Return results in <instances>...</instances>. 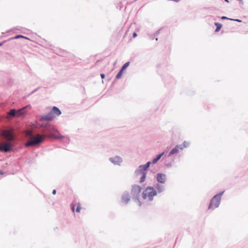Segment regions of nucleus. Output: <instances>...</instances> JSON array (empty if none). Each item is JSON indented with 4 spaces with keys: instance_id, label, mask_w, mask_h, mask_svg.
Instances as JSON below:
<instances>
[{
    "instance_id": "b1692460",
    "label": "nucleus",
    "mask_w": 248,
    "mask_h": 248,
    "mask_svg": "<svg viewBox=\"0 0 248 248\" xmlns=\"http://www.w3.org/2000/svg\"><path fill=\"white\" fill-rule=\"evenodd\" d=\"M80 210H81L80 204V203H78L77 207V208H76V212L77 213H79V212H80Z\"/></svg>"
},
{
    "instance_id": "f257e3e1",
    "label": "nucleus",
    "mask_w": 248,
    "mask_h": 248,
    "mask_svg": "<svg viewBox=\"0 0 248 248\" xmlns=\"http://www.w3.org/2000/svg\"><path fill=\"white\" fill-rule=\"evenodd\" d=\"M46 130L48 132L46 134L38 135L36 140L29 142L28 145H35L41 143L46 137L59 140L67 144L69 143V138L67 136L61 135L55 126L49 125L46 127Z\"/></svg>"
},
{
    "instance_id": "72a5a7b5",
    "label": "nucleus",
    "mask_w": 248,
    "mask_h": 248,
    "mask_svg": "<svg viewBox=\"0 0 248 248\" xmlns=\"http://www.w3.org/2000/svg\"><path fill=\"white\" fill-rule=\"evenodd\" d=\"M56 192H57L56 190V189H53L52 190V193L53 195H55L56 194Z\"/></svg>"
},
{
    "instance_id": "2eb2a0df",
    "label": "nucleus",
    "mask_w": 248,
    "mask_h": 248,
    "mask_svg": "<svg viewBox=\"0 0 248 248\" xmlns=\"http://www.w3.org/2000/svg\"><path fill=\"white\" fill-rule=\"evenodd\" d=\"M153 190V200L154 199V197L155 196H156L157 195V191L155 189V188L154 187V186H148L146 187V190Z\"/></svg>"
},
{
    "instance_id": "393cba45",
    "label": "nucleus",
    "mask_w": 248,
    "mask_h": 248,
    "mask_svg": "<svg viewBox=\"0 0 248 248\" xmlns=\"http://www.w3.org/2000/svg\"><path fill=\"white\" fill-rule=\"evenodd\" d=\"M165 165L167 168H170L172 166V163L171 162L165 163Z\"/></svg>"
},
{
    "instance_id": "a878e982",
    "label": "nucleus",
    "mask_w": 248,
    "mask_h": 248,
    "mask_svg": "<svg viewBox=\"0 0 248 248\" xmlns=\"http://www.w3.org/2000/svg\"><path fill=\"white\" fill-rule=\"evenodd\" d=\"M7 42V40H4L1 42H0V47L1 46L4 44H5Z\"/></svg>"
},
{
    "instance_id": "4c0bfd02",
    "label": "nucleus",
    "mask_w": 248,
    "mask_h": 248,
    "mask_svg": "<svg viewBox=\"0 0 248 248\" xmlns=\"http://www.w3.org/2000/svg\"><path fill=\"white\" fill-rule=\"evenodd\" d=\"M23 38H24V39H27V40H29V38L28 37L25 36H24V37H23Z\"/></svg>"
},
{
    "instance_id": "cd10ccee",
    "label": "nucleus",
    "mask_w": 248,
    "mask_h": 248,
    "mask_svg": "<svg viewBox=\"0 0 248 248\" xmlns=\"http://www.w3.org/2000/svg\"><path fill=\"white\" fill-rule=\"evenodd\" d=\"M100 77L102 79H104L105 78V74L104 73H101L100 74Z\"/></svg>"
},
{
    "instance_id": "c756f323",
    "label": "nucleus",
    "mask_w": 248,
    "mask_h": 248,
    "mask_svg": "<svg viewBox=\"0 0 248 248\" xmlns=\"http://www.w3.org/2000/svg\"><path fill=\"white\" fill-rule=\"evenodd\" d=\"M170 148V147H168L167 149L165 150L164 152H165V155H164L165 156V155H167L166 154L168 153V150H169V149Z\"/></svg>"
},
{
    "instance_id": "ddd939ff",
    "label": "nucleus",
    "mask_w": 248,
    "mask_h": 248,
    "mask_svg": "<svg viewBox=\"0 0 248 248\" xmlns=\"http://www.w3.org/2000/svg\"><path fill=\"white\" fill-rule=\"evenodd\" d=\"M165 155V152H163L155 156V157L153 158L152 160V164H156L158 161Z\"/></svg>"
},
{
    "instance_id": "7c9ffc66",
    "label": "nucleus",
    "mask_w": 248,
    "mask_h": 248,
    "mask_svg": "<svg viewBox=\"0 0 248 248\" xmlns=\"http://www.w3.org/2000/svg\"><path fill=\"white\" fill-rule=\"evenodd\" d=\"M221 19H229V17L225 16H222L221 17Z\"/></svg>"
},
{
    "instance_id": "dca6fc26",
    "label": "nucleus",
    "mask_w": 248,
    "mask_h": 248,
    "mask_svg": "<svg viewBox=\"0 0 248 248\" xmlns=\"http://www.w3.org/2000/svg\"><path fill=\"white\" fill-rule=\"evenodd\" d=\"M214 24L216 27V29H215V32L219 31L220 30L221 28H222V25L221 23H218V22H215Z\"/></svg>"
},
{
    "instance_id": "4be33fe9",
    "label": "nucleus",
    "mask_w": 248,
    "mask_h": 248,
    "mask_svg": "<svg viewBox=\"0 0 248 248\" xmlns=\"http://www.w3.org/2000/svg\"><path fill=\"white\" fill-rule=\"evenodd\" d=\"M176 146L179 151V150H182L185 148V147H183L182 144H177L176 145Z\"/></svg>"
},
{
    "instance_id": "58836bf2",
    "label": "nucleus",
    "mask_w": 248,
    "mask_h": 248,
    "mask_svg": "<svg viewBox=\"0 0 248 248\" xmlns=\"http://www.w3.org/2000/svg\"><path fill=\"white\" fill-rule=\"evenodd\" d=\"M116 80H115V79L114 80V81L112 82V83L111 84V85H113L114 84V83L115 82Z\"/></svg>"
},
{
    "instance_id": "9d476101",
    "label": "nucleus",
    "mask_w": 248,
    "mask_h": 248,
    "mask_svg": "<svg viewBox=\"0 0 248 248\" xmlns=\"http://www.w3.org/2000/svg\"><path fill=\"white\" fill-rule=\"evenodd\" d=\"M109 160L113 164L118 166H120L121 163L123 162L122 158L118 155L110 157Z\"/></svg>"
},
{
    "instance_id": "2f4dec72",
    "label": "nucleus",
    "mask_w": 248,
    "mask_h": 248,
    "mask_svg": "<svg viewBox=\"0 0 248 248\" xmlns=\"http://www.w3.org/2000/svg\"><path fill=\"white\" fill-rule=\"evenodd\" d=\"M38 90V89H35L33 91H32L30 93V95L32 94V93H35Z\"/></svg>"
},
{
    "instance_id": "c9c22d12",
    "label": "nucleus",
    "mask_w": 248,
    "mask_h": 248,
    "mask_svg": "<svg viewBox=\"0 0 248 248\" xmlns=\"http://www.w3.org/2000/svg\"><path fill=\"white\" fill-rule=\"evenodd\" d=\"M5 173V172L2 170H0V175H3Z\"/></svg>"
},
{
    "instance_id": "5701e85b",
    "label": "nucleus",
    "mask_w": 248,
    "mask_h": 248,
    "mask_svg": "<svg viewBox=\"0 0 248 248\" xmlns=\"http://www.w3.org/2000/svg\"><path fill=\"white\" fill-rule=\"evenodd\" d=\"M161 30V29H159L158 30H157L153 34L154 36H157L160 33V31Z\"/></svg>"
},
{
    "instance_id": "6e6552de",
    "label": "nucleus",
    "mask_w": 248,
    "mask_h": 248,
    "mask_svg": "<svg viewBox=\"0 0 248 248\" xmlns=\"http://www.w3.org/2000/svg\"><path fill=\"white\" fill-rule=\"evenodd\" d=\"M153 190H146V187L143 191L141 194L143 199L145 200L148 198V201L149 202L153 201Z\"/></svg>"
},
{
    "instance_id": "473e14b6",
    "label": "nucleus",
    "mask_w": 248,
    "mask_h": 248,
    "mask_svg": "<svg viewBox=\"0 0 248 248\" xmlns=\"http://www.w3.org/2000/svg\"><path fill=\"white\" fill-rule=\"evenodd\" d=\"M71 208H72V211L73 212H74L75 211V205L71 204Z\"/></svg>"
},
{
    "instance_id": "a211bd4d",
    "label": "nucleus",
    "mask_w": 248,
    "mask_h": 248,
    "mask_svg": "<svg viewBox=\"0 0 248 248\" xmlns=\"http://www.w3.org/2000/svg\"><path fill=\"white\" fill-rule=\"evenodd\" d=\"M23 37H24V35H21V34H17V35H15L14 37H11V38H9V40H14V39H19V38H23Z\"/></svg>"
},
{
    "instance_id": "6ab92c4d",
    "label": "nucleus",
    "mask_w": 248,
    "mask_h": 248,
    "mask_svg": "<svg viewBox=\"0 0 248 248\" xmlns=\"http://www.w3.org/2000/svg\"><path fill=\"white\" fill-rule=\"evenodd\" d=\"M6 134L7 135V137H8V140H13L14 137L12 135V133L10 131H6Z\"/></svg>"
},
{
    "instance_id": "e433bc0d",
    "label": "nucleus",
    "mask_w": 248,
    "mask_h": 248,
    "mask_svg": "<svg viewBox=\"0 0 248 248\" xmlns=\"http://www.w3.org/2000/svg\"><path fill=\"white\" fill-rule=\"evenodd\" d=\"M228 20H232V21H234V20H235V19L231 18H229V19H228Z\"/></svg>"
},
{
    "instance_id": "423d86ee",
    "label": "nucleus",
    "mask_w": 248,
    "mask_h": 248,
    "mask_svg": "<svg viewBox=\"0 0 248 248\" xmlns=\"http://www.w3.org/2000/svg\"><path fill=\"white\" fill-rule=\"evenodd\" d=\"M155 179L157 182V184H164L166 183L167 178L166 174L163 173H157L155 176Z\"/></svg>"
},
{
    "instance_id": "f3484780",
    "label": "nucleus",
    "mask_w": 248,
    "mask_h": 248,
    "mask_svg": "<svg viewBox=\"0 0 248 248\" xmlns=\"http://www.w3.org/2000/svg\"><path fill=\"white\" fill-rule=\"evenodd\" d=\"M20 112V110H16V109H12L10 112H9V114L12 116H15L17 113H19Z\"/></svg>"
},
{
    "instance_id": "7ed1b4c3",
    "label": "nucleus",
    "mask_w": 248,
    "mask_h": 248,
    "mask_svg": "<svg viewBox=\"0 0 248 248\" xmlns=\"http://www.w3.org/2000/svg\"><path fill=\"white\" fill-rule=\"evenodd\" d=\"M142 190V187L140 186L134 185L132 186L131 189V195L132 200L139 206H141L142 203L140 200V194Z\"/></svg>"
},
{
    "instance_id": "0eeeda50",
    "label": "nucleus",
    "mask_w": 248,
    "mask_h": 248,
    "mask_svg": "<svg viewBox=\"0 0 248 248\" xmlns=\"http://www.w3.org/2000/svg\"><path fill=\"white\" fill-rule=\"evenodd\" d=\"M130 63V62H127L123 65V66L121 67L120 70L119 71V72L116 75L115 80L119 79L122 78L123 74L124 73V72L129 66Z\"/></svg>"
},
{
    "instance_id": "9b49d317",
    "label": "nucleus",
    "mask_w": 248,
    "mask_h": 248,
    "mask_svg": "<svg viewBox=\"0 0 248 248\" xmlns=\"http://www.w3.org/2000/svg\"><path fill=\"white\" fill-rule=\"evenodd\" d=\"M12 144L10 142H6L2 146H0V152L8 153L11 151Z\"/></svg>"
},
{
    "instance_id": "bb28decb",
    "label": "nucleus",
    "mask_w": 248,
    "mask_h": 248,
    "mask_svg": "<svg viewBox=\"0 0 248 248\" xmlns=\"http://www.w3.org/2000/svg\"><path fill=\"white\" fill-rule=\"evenodd\" d=\"M138 36L137 33L136 32H134L132 34V36L133 38H135Z\"/></svg>"
},
{
    "instance_id": "f8f14e48",
    "label": "nucleus",
    "mask_w": 248,
    "mask_h": 248,
    "mask_svg": "<svg viewBox=\"0 0 248 248\" xmlns=\"http://www.w3.org/2000/svg\"><path fill=\"white\" fill-rule=\"evenodd\" d=\"M158 193H161L165 190V186L159 184H156L154 187Z\"/></svg>"
},
{
    "instance_id": "4468645a",
    "label": "nucleus",
    "mask_w": 248,
    "mask_h": 248,
    "mask_svg": "<svg viewBox=\"0 0 248 248\" xmlns=\"http://www.w3.org/2000/svg\"><path fill=\"white\" fill-rule=\"evenodd\" d=\"M179 152V151L178 150L177 148L175 146L174 148H173L169 153L168 155H165V157H169L171 156L174 155H176Z\"/></svg>"
},
{
    "instance_id": "c85d7f7f",
    "label": "nucleus",
    "mask_w": 248,
    "mask_h": 248,
    "mask_svg": "<svg viewBox=\"0 0 248 248\" xmlns=\"http://www.w3.org/2000/svg\"><path fill=\"white\" fill-rule=\"evenodd\" d=\"M155 36H154V34H151L150 36V39L152 40H154V39H155Z\"/></svg>"
},
{
    "instance_id": "20e7f679",
    "label": "nucleus",
    "mask_w": 248,
    "mask_h": 248,
    "mask_svg": "<svg viewBox=\"0 0 248 248\" xmlns=\"http://www.w3.org/2000/svg\"><path fill=\"white\" fill-rule=\"evenodd\" d=\"M224 192L225 191H222L216 194L212 198L209 202L208 206V210L213 209V206H214L215 208H217L219 207L221 202V197L223 195Z\"/></svg>"
},
{
    "instance_id": "a19ab883",
    "label": "nucleus",
    "mask_w": 248,
    "mask_h": 248,
    "mask_svg": "<svg viewBox=\"0 0 248 248\" xmlns=\"http://www.w3.org/2000/svg\"><path fill=\"white\" fill-rule=\"evenodd\" d=\"M155 40H156V41H157V40H158V38H155Z\"/></svg>"
},
{
    "instance_id": "aec40b11",
    "label": "nucleus",
    "mask_w": 248,
    "mask_h": 248,
    "mask_svg": "<svg viewBox=\"0 0 248 248\" xmlns=\"http://www.w3.org/2000/svg\"><path fill=\"white\" fill-rule=\"evenodd\" d=\"M151 164H152V161H148L145 164L143 165H144V166H145L146 168H147L148 169Z\"/></svg>"
},
{
    "instance_id": "ea45409f",
    "label": "nucleus",
    "mask_w": 248,
    "mask_h": 248,
    "mask_svg": "<svg viewBox=\"0 0 248 248\" xmlns=\"http://www.w3.org/2000/svg\"><path fill=\"white\" fill-rule=\"evenodd\" d=\"M225 1H226L227 3H229V0H224Z\"/></svg>"
},
{
    "instance_id": "39448f33",
    "label": "nucleus",
    "mask_w": 248,
    "mask_h": 248,
    "mask_svg": "<svg viewBox=\"0 0 248 248\" xmlns=\"http://www.w3.org/2000/svg\"><path fill=\"white\" fill-rule=\"evenodd\" d=\"M148 170V169L143 164L140 165L138 168L135 170V173L136 175H141V177L140 180V183L141 184L145 181Z\"/></svg>"
},
{
    "instance_id": "412c9836",
    "label": "nucleus",
    "mask_w": 248,
    "mask_h": 248,
    "mask_svg": "<svg viewBox=\"0 0 248 248\" xmlns=\"http://www.w3.org/2000/svg\"><path fill=\"white\" fill-rule=\"evenodd\" d=\"M183 147H185V148L188 147L189 146V143L188 142H187L186 141H184L183 143Z\"/></svg>"
},
{
    "instance_id": "f704fd0d",
    "label": "nucleus",
    "mask_w": 248,
    "mask_h": 248,
    "mask_svg": "<svg viewBox=\"0 0 248 248\" xmlns=\"http://www.w3.org/2000/svg\"><path fill=\"white\" fill-rule=\"evenodd\" d=\"M234 21H237L238 22H242V20L239 19H235V20H234Z\"/></svg>"
},
{
    "instance_id": "1a4fd4ad",
    "label": "nucleus",
    "mask_w": 248,
    "mask_h": 248,
    "mask_svg": "<svg viewBox=\"0 0 248 248\" xmlns=\"http://www.w3.org/2000/svg\"><path fill=\"white\" fill-rule=\"evenodd\" d=\"M130 196L128 192L127 191H125L121 196V202L124 203V204L127 205L129 202L130 200Z\"/></svg>"
},
{
    "instance_id": "f03ea898",
    "label": "nucleus",
    "mask_w": 248,
    "mask_h": 248,
    "mask_svg": "<svg viewBox=\"0 0 248 248\" xmlns=\"http://www.w3.org/2000/svg\"><path fill=\"white\" fill-rule=\"evenodd\" d=\"M62 114L61 110L57 107L53 106L46 114L41 115L39 118L40 121H51L56 117Z\"/></svg>"
}]
</instances>
